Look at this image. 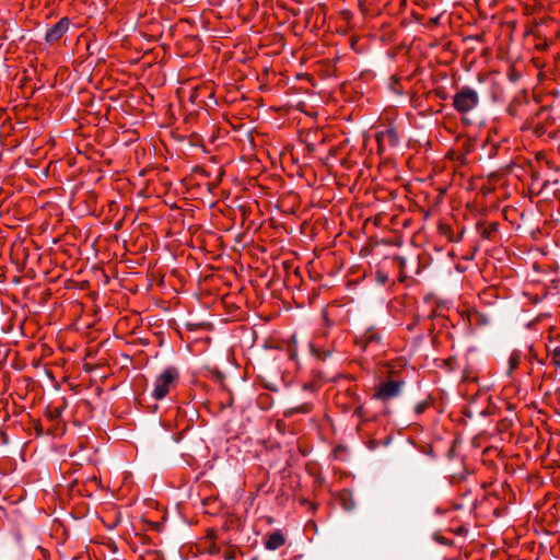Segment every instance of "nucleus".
<instances>
[{
	"label": "nucleus",
	"mask_w": 560,
	"mask_h": 560,
	"mask_svg": "<svg viewBox=\"0 0 560 560\" xmlns=\"http://www.w3.org/2000/svg\"><path fill=\"white\" fill-rule=\"evenodd\" d=\"M178 370L175 366L166 368L154 381L152 397L156 400L165 398L171 389L178 383Z\"/></svg>",
	"instance_id": "1"
},
{
	"label": "nucleus",
	"mask_w": 560,
	"mask_h": 560,
	"mask_svg": "<svg viewBox=\"0 0 560 560\" xmlns=\"http://www.w3.org/2000/svg\"><path fill=\"white\" fill-rule=\"evenodd\" d=\"M478 103V93L469 86H463L453 98V106L460 115L467 114L476 108Z\"/></svg>",
	"instance_id": "2"
},
{
	"label": "nucleus",
	"mask_w": 560,
	"mask_h": 560,
	"mask_svg": "<svg viewBox=\"0 0 560 560\" xmlns=\"http://www.w3.org/2000/svg\"><path fill=\"white\" fill-rule=\"evenodd\" d=\"M405 378L396 375L395 366L387 362V400L401 394Z\"/></svg>",
	"instance_id": "3"
},
{
	"label": "nucleus",
	"mask_w": 560,
	"mask_h": 560,
	"mask_svg": "<svg viewBox=\"0 0 560 560\" xmlns=\"http://www.w3.org/2000/svg\"><path fill=\"white\" fill-rule=\"evenodd\" d=\"M70 21L68 18L60 19L46 33V40L49 44L58 42L69 30Z\"/></svg>",
	"instance_id": "4"
},
{
	"label": "nucleus",
	"mask_w": 560,
	"mask_h": 560,
	"mask_svg": "<svg viewBox=\"0 0 560 560\" xmlns=\"http://www.w3.org/2000/svg\"><path fill=\"white\" fill-rule=\"evenodd\" d=\"M387 258L392 259L393 266L397 269V277L401 281L406 277L405 270H404L405 269V257L397 253H393V254L387 253Z\"/></svg>",
	"instance_id": "5"
},
{
	"label": "nucleus",
	"mask_w": 560,
	"mask_h": 560,
	"mask_svg": "<svg viewBox=\"0 0 560 560\" xmlns=\"http://www.w3.org/2000/svg\"><path fill=\"white\" fill-rule=\"evenodd\" d=\"M389 91L398 98L392 106H397L400 100H404L405 88L400 84L399 79L396 77L390 78Z\"/></svg>",
	"instance_id": "6"
},
{
	"label": "nucleus",
	"mask_w": 560,
	"mask_h": 560,
	"mask_svg": "<svg viewBox=\"0 0 560 560\" xmlns=\"http://www.w3.org/2000/svg\"><path fill=\"white\" fill-rule=\"evenodd\" d=\"M284 545V537L280 532H275L269 535L266 541V548L269 550H277Z\"/></svg>",
	"instance_id": "7"
},
{
	"label": "nucleus",
	"mask_w": 560,
	"mask_h": 560,
	"mask_svg": "<svg viewBox=\"0 0 560 560\" xmlns=\"http://www.w3.org/2000/svg\"><path fill=\"white\" fill-rule=\"evenodd\" d=\"M390 115L392 114L387 109V131H386L387 143H389L393 147H396L399 142V136H398V132L393 127H390V124H389Z\"/></svg>",
	"instance_id": "8"
},
{
	"label": "nucleus",
	"mask_w": 560,
	"mask_h": 560,
	"mask_svg": "<svg viewBox=\"0 0 560 560\" xmlns=\"http://www.w3.org/2000/svg\"><path fill=\"white\" fill-rule=\"evenodd\" d=\"M312 410V404L310 402H304L298 407H292V408H289L284 411V416L285 417H291L295 413H308L311 412Z\"/></svg>",
	"instance_id": "9"
},
{
	"label": "nucleus",
	"mask_w": 560,
	"mask_h": 560,
	"mask_svg": "<svg viewBox=\"0 0 560 560\" xmlns=\"http://www.w3.org/2000/svg\"><path fill=\"white\" fill-rule=\"evenodd\" d=\"M521 357L517 353H512L509 359V374H511L520 364Z\"/></svg>",
	"instance_id": "10"
},
{
	"label": "nucleus",
	"mask_w": 560,
	"mask_h": 560,
	"mask_svg": "<svg viewBox=\"0 0 560 560\" xmlns=\"http://www.w3.org/2000/svg\"><path fill=\"white\" fill-rule=\"evenodd\" d=\"M497 230V223H491L481 231V235L485 238H489L491 234Z\"/></svg>",
	"instance_id": "11"
},
{
	"label": "nucleus",
	"mask_w": 560,
	"mask_h": 560,
	"mask_svg": "<svg viewBox=\"0 0 560 560\" xmlns=\"http://www.w3.org/2000/svg\"><path fill=\"white\" fill-rule=\"evenodd\" d=\"M549 353L552 355V363L560 368V347H557L553 350H549Z\"/></svg>",
	"instance_id": "12"
},
{
	"label": "nucleus",
	"mask_w": 560,
	"mask_h": 560,
	"mask_svg": "<svg viewBox=\"0 0 560 560\" xmlns=\"http://www.w3.org/2000/svg\"><path fill=\"white\" fill-rule=\"evenodd\" d=\"M376 398H385V382H380L375 393Z\"/></svg>",
	"instance_id": "13"
},
{
	"label": "nucleus",
	"mask_w": 560,
	"mask_h": 560,
	"mask_svg": "<svg viewBox=\"0 0 560 560\" xmlns=\"http://www.w3.org/2000/svg\"><path fill=\"white\" fill-rule=\"evenodd\" d=\"M386 242H387V246H388L389 244H393V245H395V246H396V245H399V244H400L401 240H400V236H399V235H397L396 233H394L393 237H389V236L387 235Z\"/></svg>",
	"instance_id": "14"
},
{
	"label": "nucleus",
	"mask_w": 560,
	"mask_h": 560,
	"mask_svg": "<svg viewBox=\"0 0 560 560\" xmlns=\"http://www.w3.org/2000/svg\"><path fill=\"white\" fill-rule=\"evenodd\" d=\"M425 407H427V404H425V402L418 404V405L416 406V412H417L418 415H419V413H421V412H423V411H424V409H425Z\"/></svg>",
	"instance_id": "15"
},
{
	"label": "nucleus",
	"mask_w": 560,
	"mask_h": 560,
	"mask_svg": "<svg viewBox=\"0 0 560 560\" xmlns=\"http://www.w3.org/2000/svg\"><path fill=\"white\" fill-rule=\"evenodd\" d=\"M435 539H436L438 541H440L441 544H443V545H450V540H448V539H446V538H444V537H438V536H435Z\"/></svg>",
	"instance_id": "16"
},
{
	"label": "nucleus",
	"mask_w": 560,
	"mask_h": 560,
	"mask_svg": "<svg viewBox=\"0 0 560 560\" xmlns=\"http://www.w3.org/2000/svg\"><path fill=\"white\" fill-rule=\"evenodd\" d=\"M374 341H375V340H374V336H373V335H371V336L369 337V339H368L366 347H368V348H369V347H372V345H373V342H374Z\"/></svg>",
	"instance_id": "17"
},
{
	"label": "nucleus",
	"mask_w": 560,
	"mask_h": 560,
	"mask_svg": "<svg viewBox=\"0 0 560 560\" xmlns=\"http://www.w3.org/2000/svg\"><path fill=\"white\" fill-rule=\"evenodd\" d=\"M376 139H377V142L380 144V149H382V141H381V137L378 133H376Z\"/></svg>",
	"instance_id": "18"
},
{
	"label": "nucleus",
	"mask_w": 560,
	"mask_h": 560,
	"mask_svg": "<svg viewBox=\"0 0 560 560\" xmlns=\"http://www.w3.org/2000/svg\"><path fill=\"white\" fill-rule=\"evenodd\" d=\"M404 365H406V361L405 360H400L399 366H404Z\"/></svg>",
	"instance_id": "19"
},
{
	"label": "nucleus",
	"mask_w": 560,
	"mask_h": 560,
	"mask_svg": "<svg viewBox=\"0 0 560 560\" xmlns=\"http://www.w3.org/2000/svg\"><path fill=\"white\" fill-rule=\"evenodd\" d=\"M377 279H378L380 281H383V280H384L383 276H381L380 273H378V276H377Z\"/></svg>",
	"instance_id": "20"
},
{
	"label": "nucleus",
	"mask_w": 560,
	"mask_h": 560,
	"mask_svg": "<svg viewBox=\"0 0 560 560\" xmlns=\"http://www.w3.org/2000/svg\"><path fill=\"white\" fill-rule=\"evenodd\" d=\"M392 223H393L394 225H396V224H397V222H396V218H393V219H392Z\"/></svg>",
	"instance_id": "21"
}]
</instances>
